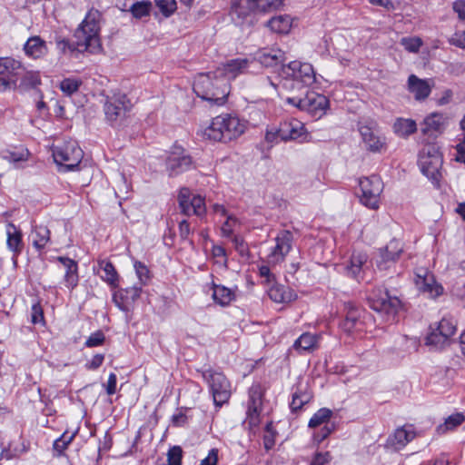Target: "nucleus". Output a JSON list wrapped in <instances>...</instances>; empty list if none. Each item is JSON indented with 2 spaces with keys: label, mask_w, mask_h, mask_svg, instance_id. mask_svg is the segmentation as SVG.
Masks as SVG:
<instances>
[{
  "label": "nucleus",
  "mask_w": 465,
  "mask_h": 465,
  "mask_svg": "<svg viewBox=\"0 0 465 465\" xmlns=\"http://www.w3.org/2000/svg\"><path fill=\"white\" fill-rule=\"evenodd\" d=\"M464 420L465 417L462 413L452 414L445 420L443 424L438 426L437 431L439 434H444L460 426Z\"/></svg>",
  "instance_id": "nucleus-39"
},
{
  "label": "nucleus",
  "mask_w": 465,
  "mask_h": 465,
  "mask_svg": "<svg viewBox=\"0 0 465 465\" xmlns=\"http://www.w3.org/2000/svg\"><path fill=\"white\" fill-rule=\"evenodd\" d=\"M41 84V77L38 72H26L21 81V85L25 88H35Z\"/></svg>",
  "instance_id": "nucleus-48"
},
{
  "label": "nucleus",
  "mask_w": 465,
  "mask_h": 465,
  "mask_svg": "<svg viewBox=\"0 0 465 465\" xmlns=\"http://www.w3.org/2000/svg\"><path fill=\"white\" fill-rule=\"evenodd\" d=\"M76 431L69 434L67 431L64 432V434L54 442V450L58 452L59 455L63 453V451L68 447V445L72 442Z\"/></svg>",
  "instance_id": "nucleus-45"
},
{
  "label": "nucleus",
  "mask_w": 465,
  "mask_h": 465,
  "mask_svg": "<svg viewBox=\"0 0 465 465\" xmlns=\"http://www.w3.org/2000/svg\"><path fill=\"white\" fill-rule=\"evenodd\" d=\"M237 223V219L232 216H228L227 220L223 224L221 231L223 236H231L232 234L233 224Z\"/></svg>",
  "instance_id": "nucleus-58"
},
{
  "label": "nucleus",
  "mask_w": 465,
  "mask_h": 465,
  "mask_svg": "<svg viewBox=\"0 0 465 465\" xmlns=\"http://www.w3.org/2000/svg\"><path fill=\"white\" fill-rule=\"evenodd\" d=\"M360 134L361 135L362 141L366 145V148L369 151L377 153L381 152L384 147L383 140L378 136L371 127L369 126H361L360 127Z\"/></svg>",
  "instance_id": "nucleus-30"
},
{
  "label": "nucleus",
  "mask_w": 465,
  "mask_h": 465,
  "mask_svg": "<svg viewBox=\"0 0 465 465\" xmlns=\"http://www.w3.org/2000/svg\"><path fill=\"white\" fill-rule=\"evenodd\" d=\"M56 260L65 268L64 275V285L70 291H73L79 282L77 262L73 259L64 256H58Z\"/></svg>",
  "instance_id": "nucleus-24"
},
{
  "label": "nucleus",
  "mask_w": 465,
  "mask_h": 465,
  "mask_svg": "<svg viewBox=\"0 0 465 465\" xmlns=\"http://www.w3.org/2000/svg\"><path fill=\"white\" fill-rule=\"evenodd\" d=\"M83 156V150L74 141L66 142L53 149L54 160L64 171H74L81 163Z\"/></svg>",
  "instance_id": "nucleus-6"
},
{
  "label": "nucleus",
  "mask_w": 465,
  "mask_h": 465,
  "mask_svg": "<svg viewBox=\"0 0 465 465\" xmlns=\"http://www.w3.org/2000/svg\"><path fill=\"white\" fill-rule=\"evenodd\" d=\"M7 247L14 252L15 256L21 253L23 250L22 232L12 223L7 224Z\"/></svg>",
  "instance_id": "nucleus-31"
},
{
  "label": "nucleus",
  "mask_w": 465,
  "mask_h": 465,
  "mask_svg": "<svg viewBox=\"0 0 465 465\" xmlns=\"http://www.w3.org/2000/svg\"><path fill=\"white\" fill-rule=\"evenodd\" d=\"M255 59L265 67H273L284 61V53L277 48H264L255 54Z\"/></svg>",
  "instance_id": "nucleus-28"
},
{
  "label": "nucleus",
  "mask_w": 465,
  "mask_h": 465,
  "mask_svg": "<svg viewBox=\"0 0 465 465\" xmlns=\"http://www.w3.org/2000/svg\"><path fill=\"white\" fill-rule=\"evenodd\" d=\"M213 299L221 306H226L231 303L235 298L234 291L223 285L212 282Z\"/></svg>",
  "instance_id": "nucleus-33"
},
{
  "label": "nucleus",
  "mask_w": 465,
  "mask_h": 465,
  "mask_svg": "<svg viewBox=\"0 0 465 465\" xmlns=\"http://www.w3.org/2000/svg\"><path fill=\"white\" fill-rule=\"evenodd\" d=\"M102 14L92 8L74 32L75 41L71 43L61 36L55 37V45L62 54L67 52H89L97 54L102 50L100 38Z\"/></svg>",
  "instance_id": "nucleus-1"
},
{
  "label": "nucleus",
  "mask_w": 465,
  "mask_h": 465,
  "mask_svg": "<svg viewBox=\"0 0 465 465\" xmlns=\"http://www.w3.org/2000/svg\"><path fill=\"white\" fill-rule=\"evenodd\" d=\"M183 459V450L180 446L172 447L167 453L168 465H181Z\"/></svg>",
  "instance_id": "nucleus-50"
},
{
  "label": "nucleus",
  "mask_w": 465,
  "mask_h": 465,
  "mask_svg": "<svg viewBox=\"0 0 465 465\" xmlns=\"http://www.w3.org/2000/svg\"><path fill=\"white\" fill-rule=\"evenodd\" d=\"M370 307L381 313L386 322H393L401 302L396 296H391L387 290L374 289L368 297Z\"/></svg>",
  "instance_id": "nucleus-4"
},
{
  "label": "nucleus",
  "mask_w": 465,
  "mask_h": 465,
  "mask_svg": "<svg viewBox=\"0 0 465 465\" xmlns=\"http://www.w3.org/2000/svg\"><path fill=\"white\" fill-rule=\"evenodd\" d=\"M401 45L410 53H418L423 45V42L421 38L418 36L402 37L401 39Z\"/></svg>",
  "instance_id": "nucleus-44"
},
{
  "label": "nucleus",
  "mask_w": 465,
  "mask_h": 465,
  "mask_svg": "<svg viewBox=\"0 0 465 465\" xmlns=\"http://www.w3.org/2000/svg\"><path fill=\"white\" fill-rule=\"evenodd\" d=\"M414 282L418 290L428 294L430 298H436L443 292L442 286L436 282L434 275L426 269L419 270Z\"/></svg>",
  "instance_id": "nucleus-18"
},
{
  "label": "nucleus",
  "mask_w": 465,
  "mask_h": 465,
  "mask_svg": "<svg viewBox=\"0 0 465 465\" xmlns=\"http://www.w3.org/2000/svg\"><path fill=\"white\" fill-rule=\"evenodd\" d=\"M203 378L209 383L213 402L216 406L221 407L229 401L231 396L230 383L223 373L209 370L203 372Z\"/></svg>",
  "instance_id": "nucleus-10"
},
{
  "label": "nucleus",
  "mask_w": 465,
  "mask_h": 465,
  "mask_svg": "<svg viewBox=\"0 0 465 465\" xmlns=\"http://www.w3.org/2000/svg\"><path fill=\"white\" fill-rule=\"evenodd\" d=\"M130 102L125 95L114 96L104 104V114L112 124L122 123L130 110Z\"/></svg>",
  "instance_id": "nucleus-16"
},
{
  "label": "nucleus",
  "mask_w": 465,
  "mask_h": 465,
  "mask_svg": "<svg viewBox=\"0 0 465 465\" xmlns=\"http://www.w3.org/2000/svg\"><path fill=\"white\" fill-rule=\"evenodd\" d=\"M189 205L191 206V214H194L201 217L204 215L206 213L204 199L199 195L193 196Z\"/></svg>",
  "instance_id": "nucleus-49"
},
{
  "label": "nucleus",
  "mask_w": 465,
  "mask_h": 465,
  "mask_svg": "<svg viewBox=\"0 0 465 465\" xmlns=\"http://www.w3.org/2000/svg\"><path fill=\"white\" fill-rule=\"evenodd\" d=\"M303 124L297 119H291L280 124L277 135L282 141L294 140L302 134Z\"/></svg>",
  "instance_id": "nucleus-26"
},
{
  "label": "nucleus",
  "mask_w": 465,
  "mask_h": 465,
  "mask_svg": "<svg viewBox=\"0 0 465 465\" xmlns=\"http://www.w3.org/2000/svg\"><path fill=\"white\" fill-rule=\"evenodd\" d=\"M155 3L161 12L166 16L172 15L177 8L175 0H155Z\"/></svg>",
  "instance_id": "nucleus-51"
},
{
  "label": "nucleus",
  "mask_w": 465,
  "mask_h": 465,
  "mask_svg": "<svg viewBox=\"0 0 465 465\" xmlns=\"http://www.w3.org/2000/svg\"><path fill=\"white\" fill-rule=\"evenodd\" d=\"M345 318L341 322V328L347 333L361 331L363 330V322L361 319V311L351 302L344 303Z\"/></svg>",
  "instance_id": "nucleus-20"
},
{
  "label": "nucleus",
  "mask_w": 465,
  "mask_h": 465,
  "mask_svg": "<svg viewBox=\"0 0 465 465\" xmlns=\"http://www.w3.org/2000/svg\"><path fill=\"white\" fill-rule=\"evenodd\" d=\"M456 151L455 160L460 163H465V138L456 145Z\"/></svg>",
  "instance_id": "nucleus-64"
},
{
  "label": "nucleus",
  "mask_w": 465,
  "mask_h": 465,
  "mask_svg": "<svg viewBox=\"0 0 465 465\" xmlns=\"http://www.w3.org/2000/svg\"><path fill=\"white\" fill-rule=\"evenodd\" d=\"M104 334L98 331L90 335V337L85 341V345L87 347H96L102 345L104 341Z\"/></svg>",
  "instance_id": "nucleus-54"
},
{
  "label": "nucleus",
  "mask_w": 465,
  "mask_h": 465,
  "mask_svg": "<svg viewBox=\"0 0 465 465\" xmlns=\"http://www.w3.org/2000/svg\"><path fill=\"white\" fill-rule=\"evenodd\" d=\"M403 252V244L401 241L392 239L386 246L380 248L375 256V263L379 270L391 268Z\"/></svg>",
  "instance_id": "nucleus-14"
},
{
  "label": "nucleus",
  "mask_w": 465,
  "mask_h": 465,
  "mask_svg": "<svg viewBox=\"0 0 465 465\" xmlns=\"http://www.w3.org/2000/svg\"><path fill=\"white\" fill-rule=\"evenodd\" d=\"M393 127L395 133L402 137H407L417 131L416 122L411 119H398Z\"/></svg>",
  "instance_id": "nucleus-37"
},
{
  "label": "nucleus",
  "mask_w": 465,
  "mask_h": 465,
  "mask_svg": "<svg viewBox=\"0 0 465 465\" xmlns=\"http://www.w3.org/2000/svg\"><path fill=\"white\" fill-rule=\"evenodd\" d=\"M318 336L309 332L302 334L294 342V348L310 351L317 347Z\"/></svg>",
  "instance_id": "nucleus-38"
},
{
  "label": "nucleus",
  "mask_w": 465,
  "mask_h": 465,
  "mask_svg": "<svg viewBox=\"0 0 465 465\" xmlns=\"http://www.w3.org/2000/svg\"><path fill=\"white\" fill-rule=\"evenodd\" d=\"M193 161L190 155L185 154L180 147H174L166 160V169L170 176H176L192 166Z\"/></svg>",
  "instance_id": "nucleus-17"
},
{
  "label": "nucleus",
  "mask_w": 465,
  "mask_h": 465,
  "mask_svg": "<svg viewBox=\"0 0 465 465\" xmlns=\"http://www.w3.org/2000/svg\"><path fill=\"white\" fill-rule=\"evenodd\" d=\"M419 165L424 175L433 181H439L442 166V155L434 144H426L420 153Z\"/></svg>",
  "instance_id": "nucleus-7"
},
{
  "label": "nucleus",
  "mask_w": 465,
  "mask_h": 465,
  "mask_svg": "<svg viewBox=\"0 0 465 465\" xmlns=\"http://www.w3.org/2000/svg\"><path fill=\"white\" fill-rule=\"evenodd\" d=\"M332 416V411L327 408H322L313 414L309 421L310 428H316L322 424H329V420Z\"/></svg>",
  "instance_id": "nucleus-41"
},
{
  "label": "nucleus",
  "mask_w": 465,
  "mask_h": 465,
  "mask_svg": "<svg viewBox=\"0 0 465 465\" xmlns=\"http://www.w3.org/2000/svg\"><path fill=\"white\" fill-rule=\"evenodd\" d=\"M284 79H292L301 84L302 86H308L314 83L315 74L312 65L308 63L292 61L288 64H283L279 73Z\"/></svg>",
  "instance_id": "nucleus-9"
},
{
  "label": "nucleus",
  "mask_w": 465,
  "mask_h": 465,
  "mask_svg": "<svg viewBox=\"0 0 465 465\" xmlns=\"http://www.w3.org/2000/svg\"><path fill=\"white\" fill-rule=\"evenodd\" d=\"M361 190V202L365 206L376 210L380 204V195L383 189L381 180L377 175L364 177L360 180Z\"/></svg>",
  "instance_id": "nucleus-11"
},
{
  "label": "nucleus",
  "mask_w": 465,
  "mask_h": 465,
  "mask_svg": "<svg viewBox=\"0 0 465 465\" xmlns=\"http://www.w3.org/2000/svg\"><path fill=\"white\" fill-rule=\"evenodd\" d=\"M249 61L247 59H232L223 64V68H218L216 73L221 78L229 80L234 79L239 74H242L247 68Z\"/></svg>",
  "instance_id": "nucleus-25"
},
{
  "label": "nucleus",
  "mask_w": 465,
  "mask_h": 465,
  "mask_svg": "<svg viewBox=\"0 0 465 465\" xmlns=\"http://www.w3.org/2000/svg\"><path fill=\"white\" fill-rule=\"evenodd\" d=\"M286 101L288 104L318 118L325 114L329 105L327 97L315 92H307L303 98L288 97Z\"/></svg>",
  "instance_id": "nucleus-8"
},
{
  "label": "nucleus",
  "mask_w": 465,
  "mask_h": 465,
  "mask_svg": "<svg viewBox=\"0 0 465 465\" xmlns=\"http://www.w3.org/2000/svg\"><path fill=\"white\" fill-rule=\"evenodd\" d=\"M31 322L34 324L44 323V311L40 302L34 303L31 309Z\"/></svg>",
  "instance_id": "nucleus-53"
},
{
  "label": "nucleus",
  "mask_w": 465,
  "mask_h": 465,
  "mask_svg": "<svg viewBox=\"0 0 465 465\" xmlns=\"http://www.w3.org/2000/svg\"><path fill=\"white\" fill-rule=\"evenodd\" d=\"M449 43L451 45L465 49V31L456 32L450 39Z\"/></svg>",
  "instance_id": "nucleus-55"
},
{
  "label": "nucleus",
  "mask_w": 465,
  "mask_h": 465,
  "mask_svg": "<svg viewBox=\"0 0 465 465\" xmlns=\"http://www.w3.org/2000/svg\"><path fill=\"white\" fill-rule=\"evenodd\" d=\"M267 26L274 33L288 34L292 28V19L289 15L274 16L267 22Z\"/></svg>",
  "instance_id": "nucleus-36"
},
{
  "label": "nucleus",
  "mask_w": 465,
  "mask_h": 465,
  "mask_svg": "<svg viewBox=\"0 0 465 465\" xmlns=\"http://www.w3.org/2000/svg\"><path fill=\"white\" fill-rule=\"evenodd\" d=\"M312 399V395L306 391L297 389L292 394V400L290 404L292 412L300 411L303 405L307 404Z\"/></svg>",
  "instance_id": "nucleus-40"
},
{
  "label": "nucleus",
  "mask_w": 465,
  "mask_h": 465,
  "mask_svg": "<svg viewBox=\"0 0 465 465\" xmlns=\"http://www.w3.org/2000/svg\"><path fill=\"white\" fill-rule=\"evenodd\" d=\"M33 246L37 250H42L50 241V231L46 226L36 225L31 233Z\"/></svg>",
  "instance_id": "nucleus-35"
},
{
  "label": "nucleus",
  "mask_w": 465,
  "mask_h": 465,
  "mask_svg": "<svg viewBox=\"0 0 465 465\" xmlns=\"http://www.w3.org/2000/svg\"><path fill=\"white\" fill-rule=\"evenodd\" d=\"M135 272L140 281L139 286H143L147 283L150 276L148 268L141 262H135L134 263Z\"/></svg>",
  "instance_id": "nucleus-52"
},
{
  "label": "nucleus",
  "mask_w": 465,
  "mask_h": 465,
  "mask_svg": "<svg viewBox=\"0 0 465 465\" xmlns=\"http://www.w3.org/2000/svg\"><path fill=\"white\" fill-rule=\"evenodd\" d=\"M258 12L255 0H232V19L238 24H243L248 18Z\"/></svg>",
  "instance_id": "nucleus-22"
},
{
  "label": "nucleus",
  "mask_w": 465,
  "mask_h": 465,
  "mask_svg": "<svg viewBox=\"0 0 465 465\" xmlns=\"http://www.w3.org/2000/svg\"><path fill=\"white\" fill-rule=\"evenodd\" d=\"M82 85V81L76 78H64L61 81L59 87L60 90L67 96H71L73 94L76 93L80 86Z\"/></svg>",
  "instance_id": "nucleus-43"
},
{
  "label": "nucleus",
  "mask_w": 465,
  "mask_h": 465,
  "mask_svg": "<svg viewBox=\"0 0 465 465\" xmlns=\"http://www.w3.org/2000/svg\"><path fill=\"white\" fill-rule=\"evenodd\" d=\"M232 242L234 248L237 252H240L241 255H244L247 252V245L245 244L243 239L240 236H233Z\"/></svg>",
  "instance_id": "nucleus-59"
},
{
  "label": "nucleus",
  "mask_w": 465,
  "mask_h": 465,
  "mask_svg": "<svg viewBox=\"0 0 465 465\" xmlns=\"http://www.w3.org/2000/svg\"><path fill=\"white\" fill-rule=\"evenodd\" d=\"M21 62L11 57H0V91L15 85L18 76L24 74Z\"/></svg>",
  "instance_id": "nucleus-13"
},
{
  "label": "nucleus",
  "mask_w": 465,
  "mask_h": 465,
  "mask_svg": "<svg viewBox=\"0 0 465 465\" xmlns=\"http://www.w3.org/2000/svg\"><path fill=\"white\" fill-rule=\"evenodd\" d=\"M263 394L264 390L259 383L252 384L249 390V401L243 426L251 434L256 433L261 422L260 414L262 409Z\"/></svg>",
  "instance_id": "nucleus-5"
},
{
  "label": "nucleus",
  "mask_w": 465,
  "mask_h": 465,
  "mask_svg": "<svg viewBox=\"0 0 465 465\" xmlns=\"http://www.w3.org/2000/svg\"><path fill=\"white\" fill-rule=\"evenodd\" d=\"M259 13H269L278 9L283 4V0H255Z\"/></svg>",
  "instance_id": "nucleus-47"
},
{
  "label": "nucleus",
  "mask_w": 465,
  "mask_h": 465,
  "mask_svg": "<svg viewBox=\"0 0 465 465\" xmlns=\"http://www.w3.org/2000/svg\"><path fill=\"white\" fill-rule=\"evenodd\" d=\"M193 90L197 96L216 105L223 104L230 93L227 80L221 78L216 72L200 74L194 82Z\"/></svg>",
  "instance_id": "nucleus-2"
},
{
  "label": "nucleus",
  "mask_w": 465,
  "mask_h": 465,
  "mask_svg": "<svg viewBox=\"0 0 465 465\" xmlns=\"http://www.w3.org/2000/svg\"><path fill=\"white\" fill-rule=\"evenodd\" d=\"M142 293V286L134 285L116 292L113 300L115 305L124 312H130L134 308V304L140 298Z\"/></svg>",
  "instance_id": "nucleus-19"
},
{
  "label": "nucleus",
  "mask_w": 465,
  "mask_h": 465,
  "mask_svg": "<svg viewBox=\"0 0 465 465\" xmlns=\"http://www.w3.org/2000/svg\"><path fill=\"white\" fill-rule=\"evenodd\" d=\"M452 8L461 20H465V0H458L453 3Z\"/></svg>",
  "instance_id": "nucleus-61"
},
{
  "label": "nucleus",
  "mask_w": 465,
  "mask_h": 465,
  "mask_svg": "<svg viewBox=\"0 0 465 465\" xmlns=\"http://www.w3.org/2000/svg\"><path fill=\"white\" fill-rule=\"evenodd\" d=\"M245 125L232 114H221L214 117L203 131V136L216 142H229L244 133Z\"/></svg>",
  "instance_id": "nucleus-3"
},
{
  "label": "nucleus",
  "mask_w": 465,
  "mask_h": 465,
  "mask_svg": "<svg viewBox=\"0 0 465 465\" xmlns=\"http://www.w3.org/2000/svg\"><path fill=\"white\" fill-rule=\"evenodd\" d=\"M152 3L150 1H141L134 3L131 8L130 12L133 16L141 19L144 16H148L151 13Z\"/></svg>",
  "instance_id": "nucleus-42"
},
{
  "label": "nucleus",
  "mask_w": 465,
  "mask_h": 465,
  "mask_svg": "<svg viewBox=\"0 0 465 465\" xmlns=\"http://www.w3.org/2000/svg\"><path fill=\"white\" fill-rule=\"evenodd\" d=\"M434 86L432 79H420L415 74H411L408 77L407 87L408 91L413 94L416 101L426 100Z\"/></svg>",
  "instance_id": "nucleus-21"
},
{
  "label": "nucleus",
  "mask_w": 465,
  "mask_h": 465,
  "mask_svg": "<svg viewBox=\"0 0 465 465\" xmlns=\"http://www.w3.org/2000/svg\"><path fill=\"white\" fill-rule=\"evenodd\" d=\"M24 51L28 57L40 59L48 54V47L45 40L38 35H35L25 42Z\"/></svg>",
  "instance_id": "nucleus-27"
},
{
  "label": "nucleus",
  "mask_w": 465,
  "mask_h": 465,
  "mask_svg": "<svg viewBox=\"0 0 465 465\" xmlns=\"http://www.w3.org/2000/svg\"><path fill=\"white\" fill-rule=\"evenodd\" d=\"M457 327L453 319L442 318L435 329L431 328L426 337V344L442 348L456 333Z\"/></svg>",
  "instance_id": "nucleus-12"
},
{
  "label": "nucleus",
  "mask_w": 465,
  "mask_h": 465,
  "mask_svg": "<svg viewBox=\"0 0 465 465\" xmlns=\"http://www.w3.org/2000/svg\"><path fill=\"white\" fill-rule=\"evenodd\" d=\"M293 235L290 231L281 232L275 238L276 244L266 257V262L275 266L282 263L292 250Z\"/></svg>",
  "instance_id": "nucleus-15"
},
{
  "label": "nucleus",
  "mask_w": 465,
  "mask_h": 465,
  "mask_svg": "<svg viewBox=\"0 0 465 465\" xmlns=\"http://www.w3.org/2000/svg\"><path fill=\"white\" fill-rule=\"evenodd\" d=\"M334 430L333 424H325L322 429L314 434V439L318 442H322Z\"/></svg>",
  "instance_id": "nucleus-57"
},
{
  "label": "nucleus",
  "mask_w": 465,
  "mask_h": 465,
  "mask_svg": "<svg viewBox=\"0 0 465 465\" xmlns=\"http://www.w3.org/2000/svg\"><path fill=\"white\" fill-rule=\"evenodd\" d=\"M417 437L412 425H405L395 430L387 440V446L394 450L403 449L409 442Z\"/></svg>",
  "instance_id": "nucleus-23"
},
{
  "label": "nucleus",
  "mask_w": 465,
  "mask_h": 465,
  "mask_svg": "<svg viewBox=\"0 0 465 465\" xmlns=\"http://www.w3.org/2000/svg\"><path fill=\"white\" fill-rule=\"evenodd\" d=\"M190 195L191 193L188 188H182L178 194L179 206L182 213L185 215H191V206L189 203L192 199L190 198Z\"/></svg>",
  "instance_id": "nucleus-46"
},
{
  "label": "nucleus",
  "mask_w": 465,
  "mask_h": 465,
  "mask_svg": "<svg viewBox=\"0 0 465 465\" xmlns=\"http://www.w3.org/2000/svg\"><path fill=\"white\" fill-rule=\"evenodd\" d=\"M97 273L100 274L103 281L106 282L111 286H117L119 276L114 266L110 261L99 260Z\"/></svg>",
  "instance_id": "nucleus-32"
},
{
  "label": "nucleus",
  "mask_w": 465,
  "mask_h": 465,
  "mask_svg": "<svg viewBox=\"0 0 465 465\" xmlns=\"http://www.w3.org/2000/svg\"><path fill=\"white\" fill-rule=\"evenodd\" d=\"M447 118L443 114L432 113L427 116L422 124L420 131L424 135L433 133H441L446 124Z\"/></svg>",
  "instance_id": "nucleus-29"
},
{
  "label": "nucleus",
  "mask_w": 465,
  "mask_h": 465,
  "mask_svg": "<svg viewBox=\"0 0 465 465\" xmlns=\"http://www.w3.org/2000/svg\"><path fill=\"white\" fill-rule=\"evenodd\" d=\"M331 456L329 451L318 452L314 455L311 465H325L331 461Z\"/></svg>",
  "instance_id": "nucleus-56"
},
{
  "label": "nucleus",
  "mask_w": 465,
  "mask_h": 465,
  "mask_svg": "<svg viewBox=\"0 0 465 465\" xmlns=\"http://www.w3.org/2000/svg\"><path fill=\"white\" fill-rule=\"evenodd\" d=\"M268 295L275 302H289L295 299L296 294L283 285H273L268 291Z\"/></svg>",
  "instance_id": "nucleus-34"
},
{
  "label": "nucleus",
  "mask_w": 465,
  "mask_h": 465,
  "mask_svg": "<svg viewBox=\"0 0 465 465\" xmlns=\"http://www.w3.org/2000/svg\"><path fill=\"white\" fill-rule=\"evenodd\" d=\"M218 461V450L213 449L210 450L208 456L202 460L201 465H216Z\"/></svg>",
  "instance_id": "nucleus-63"
},
{
  "label": "nucleus",
  "mask_w": 465,
  "mask_h": 465,
  "mask_svg": "<svg viewBox=\"0 0 465 465\" xmlns=\"http://www.w3.org/2000/svg\"><path fill=\"white\" fill-rule=\"evenodd\" d=\"M104 360V354H95L85 366L89 370H96L103 364Z\"/></svg>",
  "instance_id": "nucleus-60"
},
{
  "label": "nucleus",
  "mask_w": 465,
  "mask_h": 465,
  "mask_svg": "<svg viewBox=\"0 0 465 465\" xmlns=\"http://www.w3.org/2000/svg\"><path fill=\"white\" fill-rule=\"evenodd\" d=\"M191 232L190 224L186 220L179 223V234L183 240H187Z\"/></svg>",
  "instance_id": "nucleus-62"
}]
</instances>
